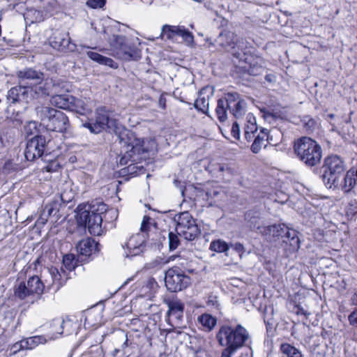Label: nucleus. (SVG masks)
I'll use <instances>...</instances> for the list:
<instances>
[{
    "instance_id": "f257e3e1",
    "label": "nucleus",
    "mask_w": 357,
    "mask_h": 357,
    "mask_svg": "<svg viewBox=\"0 0 357 357\" xmlns=\"http://www.w3.org/2000/svg\"><path fill=\"white\" fill-rule=\"evenodd\" d=\"M121 148L124 151L123 155L120 157L121 165H127L128 161L132 162L122 171L128 174H137L143 170L142 166H138V162L148 158L147 150L143 147V140L137 138L135 135L128 130L121 132L119 136Z\"/></svg>"
},
{
    "instance_id": "f03ea898",
    "label": "nucleus",
    "mask_w": 357,
    "mask_h": 357,
    "mask_svg": "<svg viewBox=\"0 0 357 357\" xmlns=\"http://www.w3.org/2000/svg\"><path fill=\"white\" fill-rule=\"evenodd\" d=\"M77 210L78 222L84 225L91 234L101 235L103 231L102 214L106 211V204L103 202H93L91 204L78 205Z\"/></svg>"
},
{
    "instance_id": "7ed1b4c3",
    "label": "nucleus",
    "mask_w": 357,
    "mask_h": 357,
    "mask_svg": "<svg viewBox=\"0 0 357 357\" xmlns=\"http://www.w3.org/2000/svg\"><path fill=\"white\" fill-rule=\"evenodd\" d=\"M294 151L296 157L308 167H316L322 158V149L315 140L302 137L294 142Z\"/></svg>"
},
{
    "instance_id": "20e7f679",
    "label": "nucleus",
    "mask_w": 357,
    "mask_h": 357,
    "mask_svg": "<svg viewBox=\"0 0 357 357\" xmlns=\"http://www.w3.org/2000/svg\"><path fill=\"white\" fill-rule=\"evenodd\" d=\"M249 337L248 331L241 324L235 327L224 324L220 327L216 335L220 345L234 351L245 346Z\"/></svg>"
},
{
    "instance_id": "39448f33",
    "label": "nucleus",
    "mask_w": 357,
    "mask_h": 357,
    "mask_svg": "<svg viewBox=\"0 0 357 357\" xmlns=\"http://www.w3.org/2000/svg\"><path fill=\"white\" fill-rule=\"evenodd\" d=\"M36 113L48 130L64 132L70 126L68 118L66 114L52 107L44 105L38 106L36 107Z\"/></svg>"
},
{
    "instance_id": "423d86ee",
    "label": "nucleus",
    "mask_w": 357,
    "mask_h": 357,
    "mask_svg": "<svg viewBox=\"0 0 357 357\" xmlns=\"http://www.w3.org/2000/svg\"><path fill=\"white\" fill-rule=\"evenodd\" d=\"M321 176L326 186L328 188H338L340 178L345 172V164L343 160L337 155H328L324 159Z\"/></svg>"
},
{
    "instance_id": "0eeeda50",
    "label": "nucleus",
    "mask_w": 357,
    "mask_h": 357,
    "mask_svg": "<svg viewBox=\"0 0 357 357\" xmlns=\"http://www.w3.org/2000/svg\"><path fill=\"white\" fill-rule=\"evenodd\" d=\"M261 234L270 240L277 241L281 238L284 243L289 245L292 250H297L300 248L298 232L284 224L263 227Z\"/></svg>"
},
{
    "instance_id": "6e6552de",
    "label": "nucleus",
    "mask_w": 357,
    "mask_h": 357,
    "mask_svg": "<svg viewBox=\"0 0 357 357\" xmlns=\"http://www.w3.org/2000/svg\"><path fill=\"white\" fill-rule=\"evenodd\" d=\"M16 77L18 84L28 86L30 88L46 86V84H48L47 92L43 96H50L55 88L52 79L45 78V75L43 72L37 70L33 68L26 67L17 71Z\"/></svg>"
},
{
    "instance_id": "1a4fd4ad",
    "label": "nucleus",
    "mask_w": 357,
    "mask_h": 357,
    "mask_svg": "<svg viewBox=\"0 0 357 357\" xmlns=\"http://www.w3.org/2000/svg\"><path fill=\"white\" fill-rule=\"evenodd\" d=\"M110 46L114 56L124 61H138L141 59L140 50L125 36L113 35Z\"/></svg>"
},
{
    "instance_id": "9d476101",
    "label": "nucleus",
    "mask_w": 357,
    "mask_h": 357,
    "mask_svg": "<svg viewBox=\"0 0 357 357\" xmlns=\"http://www.w3.org/2000/svg\"><path fill=\"white\" fill-rule=\"evenodd\" d=\"M47 86L48 84H46V86L30 88L28 86L18 84L8 90L6 95L7 102L9 105H12L23 102H27L32 98L43 97L47 92Z\"/></svg>"
},
{
    "instance_id": "9b49d317",
    "label": "nucleus",
    "mask_w": 357,
    "mask_h": 357,
    "mask_svg": "<svg viewBox=\"0 0 357 357\" xmlns=\"http://www.w3.org/2000/svg\"><path fill=\"white\" fill-rule=\"evenodd\" d=\"M174 220L176 221V230L178 235L188 241H193L197 238L201 230L198 227L196 220L188 211L177 215Z\"/></svg>"
},
{
    "instance_id": "f8f14e48",
    "label": "nucleus",
    "mask_w": 357,
    "mask_h": 357,
    "mask_svg": "<svg viewBox=\"0 0 357 357\" xmlns=\"http://www.w3.org/2000/svg\"><path fill=\"white\" fill-rule=\"evenodd\" d=\"M50 141L41 135H36L26 142L24 156L29 161H33L36 158H42L44 155L50 153L48 145Z\"/></svg>"
},
{
    "instance_id": "ddd939ff",
    "label": "nucleus",
    "mask_w": 357,
    "mask_h": 357,
    "mask_svg": "<svg viewBox=\"0 0 357 357\" xmlns=\"http://www.w3.org/2000/svg\"><path fill=\"white\" fill-rule=\"evenodd\" d=\"M165 283L167 290L171 292H177L190 285V278L178 267L174 266L165 272Z\"/></svg>"
},
{
    "instance_id": "4468645a",
    "label": "nucleus",
    "mask_w": 357,
    "mask_h": 357,
    "mask_svg": "<svg viewBox=\"0 0 357 357\" xmlns=\"http://www.w3.org/2000/svg\"><path fill=\"white\" fill-rule=\"evenodd\" d=\"M215 43L228 51L232 50V54L236 58L241 59L244 43L243 40H238L234 33L231 31L220 33L215 39Z\"/></svg>"
},
{
    "instance_id": "2eb2a0df",
    "label": "nucleus",
    "mask_w": 357,
    "mask_h": 357,
    "mask_svg": "<svg viewBox=\"0 0 357 357\" xmlns=\"http://www.w3.org/2000/svg\"><path fill=\"white\" fill-rule=\"evenodd\" d=\"M165 303L168 307L167 312L169 324L174 327H181L183 318L184 304L178 299H165Z\"/></svg>"
},
{
    "instance_id": "dca6fc26",
    "label": "nucleus",
    "mask_w": 357,
    "mask_h": 357,
    "mask_svg": "<svg viewBox=\"0 0 357 357\" xmlns=\"http://www.w3.org/2000/svg\"><path fill=\"white\" fill-rule=\"evenodd\" d=\"M229 113L236 119L241 118L246 112L247 103L238 93L233 91L225 93Z\"/></svg>"
},
{
    "instance_id": "f3484780",
    "label": "nucleus",
    "mask_w": 357,
    "mask_h": 357,
    "mask_svg": "<svg viewBox=\"0 0 357 357\" xmlns=\"http://www.w3.org/2000/svg\"><path fill=\"white\" fill-rule=\"evenodd\" d=\"M161 36H166L167 40H173L179 36L187 45H191L194 41V37L191 32L183 26L164 25L162 28Z\"/></svg>"
},
{
    "instance_id": "a211bd4d",
    "label": "nucleus",
    "mask_w": 357,
    "mask_h": 357,
    "mask_svg": "<svg viewBox=\"0 0 357 357\" xmlns=\"http://www.w3.org/2000/svg\"><path fill=\"white\" fill-rule=\"evenodd\" d=\"M53 48L63 52H74L77 45L71 42L68 33H56L50 42Z\"/></svg>"
},
{
    "instance_id": "6ab92c4d",
    "label": "nucleus",
    "mask_w": 357,
    "mask_h": 357,
    "mask_svg": "<svg viewBox=\"0 0 357 357\" xmlns=\"http://www.w3.org/2000/svg\"><path fill=\"white\" fill-rule=\"evenodd\" d=\"M213 95V89L209 86L204 87L199 92L197 98L195 100L194 107L198 111L210 116L209 109V99Z\"/></svg>"
},
{
    "instance_id": "aec40b11",
    "label": "nucleus",
    "mask_w": 357,
    "mask_h": 357,
    "mask_svg": "<svg viewBox=\"0 0 357 357\" xmlns=\"http://www.w3.org/2000/svg\"><path fill=\"white\" fill-rule=\"evenodd\" d=\"M272 141V137L269 132L266 128H261L260 132L255 136L254 142L251 146V150L254 153H258L262 147H266L267 143Z\"/></svg>"
},
{
    "instance_id": "412c9836",
    "label": "nucleus",
    "mask_w": 357,
    "mask_h": 357,
    "mask_svg": "<svg viewBox=\"0 0 357 357\" xmlns=\"http://www.w3.org/2000/svg\"><path fill=\"white\" fill-rule=\"evenodd\" d=\"M99 244L96 243L92 238H87L81 240L76 245L77 252L84 257H89L93 252H98V246Z\"/></svg>"
},
{
    "instance_id": "4be33fe9",
    "label": "nucleus",
    "mask_w": 357,
    "mask_h": 357,
    "mask_svg": "<svg viewBox=\"0 0 357 357\" xmlns=\"http://www.w3.org/2000/svg\"><path fill=\"white\" fill-rule=\"evenodd\" d=\"M70 198L66 199L63 194L55 196L53 199L44 207V211L47 213V215L55 216L59 213L62 203H68Z\"/></svg>"
},
{
    "instance_id": "5701e85b",
    "label": "nucleus",
    "mask_w": 357,
    "mask_h": 357,
    "mask_svg": "<svg viewBox=\"0 0 357 357\" xmlns=\"http://www.w3.org/2000/svg\"><path fill=\"white\" fill-rule=\"evenodd\" d=\"M143 244L144 240L141 235L137 234L131 236L123 247V248H126L129 250V255L135 256L142 252Z\"/></svg>"
},
{
    "instance_id": "b1692460",
    "label": "nucleus",
    "mask_w": 357,
    "mask_h": 357,
    "mask_svg": "<svg viewBox=\"0 0 357 357\" xmlns=\"http://www.w3.org/2000/svg\"><path fill=\"white\" fill-rule=\"evenodd\" d=\"M74 100V96L69 94L55 95L51 98L52 105L63 109L70 110L72 101Z\"/></svg>"
},
{
    "instance_id": "393cba45",
    "label": "nucleus",
    "mask_w": 357,
    "mask_h": 357,
    "mask_svg": "<svg viewBox=\"0 0 357 357\" xmlns=\"http://www.w3.org/2000/svg\"><path fill=\"white\" fill-rule=\"evenodd\" d=\"M86 54L91 60L98 63L99 64L105 65L114 69L118 68V64L111 58L106 57L97 52L91 51L87 52Z\"/></svg>"
},
{
    "instance_id": "a878e982",
    "label": "nucleus",
    "mask_w": 357,
    "mask_h": 357,
    "mask_svg": "<svg viewBox=\"0 0 357 357\" xmlns=\"http://www.w3.org/2000/svg\"><path fill=\"white\" fill-rule=\"evenodd\" d=\"M26 284L31 294L41 295L43 293L45 285L39 277H30Z\"/></svg>"
},
{
    "instance_id": "bb28decb",
    "label": "nucleus",
    "mask_w": 357,
    "mask_h": 357,
    "mask_svg": "<svg viewBox=\"0 0 357 357\" xmlns=\"http://www.w3.org/2000/svg\"><path fill=\"white\" fill-rule=\"evenodd\" d=\"M227 110H229V107L225 96L218 100L215 109L216 116L220 122H225L227 119Z\"/></svg>"
},
{
    "instance_id": "cd10ccee",
    "label": "nucleus",
    "mask_w": 357,
    "mask_h": 357,
    "mask_svg": "<svg viewBox=\"0 0 357 357\" xmlns=\"http://www.w3.org/2000/svg\"><path fill=\"white\" fill-rule=\"evenodd\" d=\"M70 111L84 115L86 113L91 112V109L89 107L87 102H86L84 100L74 97V100L72 101L70 105Z\"/></svg>"
},
{
    "instance_id": "c85d7f7f",
    "label": "nucleus",
    "mask_w": 357,
    "mask_h": 357,
    "mask_svg": "<svg viewBox=\"0 0 357 357\" xmlns=\"http://www.w3.org/2000/svg\"><path fill=\"white\" fill-rule=\"evenodd\" d=\"M245 219L252 230L258 229L261 233L263 227L259 225L260 216L258 212L252 211H248L245 215Z\"/></svg>"
},
{
    "instance_id": "c756f323",
    "label": "nucleus",
    "mask_w": 357,
    "mask_h": 357,
    "mask_svg": "<svg viewBox=\"0 0 357 357\" xmlns=\"http://www.w3.org/2000/svg\"><path fill=\"white\" fill-rule=\"evenodd\" d=\"M48 271L52 277V284L56 286V289H59L63 284V278L66 276V271L62 268L59 271L56 267H51Z\"/></svg>"
},
{
    "instance_id": "7c9ffc66",
    "label": "nucleus",
    "mask_w": 357,
    "mask_h": 357,
    "mask_svg": "<svg viewBox=\"0 0 357 357\" xmlns=\"http://www.w3.org/2000/svg\"><path fill=\"white\" fill-rule=\"evenodd\" d=\"M356 184V179L354 178V172L349 171L344 175L343 182L340 183L339 187L345 192H349Z\"/></svg>"
},
{
    "instance_id": "2f4dec72",
    "label": "nucleus",
    "mask_w": 357,
    "mask_h": 357,
    "mask_svg": "<svg viewBox=\"0 0 357 357\" xmlns=\"http://www.w3.org/2000/svg\"><path fill=\"white\" fill-rule=\"evenodd\" d=\"M84 128H87L91 133L98 134L107 128L102 124L98 118L95 116L94 119H90L88 121L82 123Z\"/></svg>"
},
{
    "instance_id": "473e14b6",
    "label": "nucleus",
    "mask_w": 357,
    "mask_h": 357,
    "mask_svg": "<svg viewBox=\"0 0 357 357\" xmlns=\"http://www.w3.org/2000/svg\"><path fill=\"white\" fill-rule=\"evenodd\" d=\"M32 295L28 289V285L25 282H20L15 284L14 287V296L20 299L24 300L29 296Z\"/></svg>"
},
{
    "instance_id": "72a5a7b5",
    "label": "nucleus",
    "mask_w": 357,
    "mask_h": 357,
    "mask_svg": "<svg viewBox=\"0 0 357 357\" xmlns=\"http://www.w3.org/2000/svg\"><path fill=\"white\" fill-rule=\"evenodd\" d=\"M46 342L45 337L43 335L33 336L23 340L25 349H33L40 344H45Z\"/></svg>"
},
{
    "instance_id": "f704fd0d",
    "label": "nucleus",
    "mask_w": 357,
    "mask_h": 357,
    "mask_svg": "<svg viewBox=\"0 0 357 357\" xmlns=\"http://www.w3.org/2000/svg\"><path fill=\"white\" fill-rule=\"evenodd\" d=\"M280 351L287 357H303L299 349L288 343L282 344Z\"/></svg>"
},
{
    "instance_id": "c9c22d12",
    "label": "nucleus",
    "mask_w": 357,
    "mask_h": 357,
    "mask_svg": "<svg viewBox=\"0 0 357 357\" xmlns=\"http://www.w3.org/2000/svg\"><path fill=\"white\" fill-rule=\"evenodd\" d=\"M95 115L102 124L107 128L110 127L109 123H112V120L110 119L109 114L105 107L98 108Z\"/></svg>"
},
{
    "instance_id": "e433bc0d",
    "label": "nucleus",
    "mask_w": 357,
    "mask_h": 357,
    "mask_svg": "<svg viewBox=\"0 0 357 357\" xmlns=\"http://www.w3.org/2000/svg\"><path fill=\"white\" fill-rule=\"evenodd\" d=\"M209 248L216 252H226L229 249V245L225 241L218 239L213 241Z\"/></svg>"
},
{
    "instance_id": "4c0bfd02",
    "label": "nucleus",
    "mask_w": 357,
    "mask_h": 357,
    "mask_svg": "<svg viewBox=\"0 0 357 357\" xmlns=\"http://www.w3.org/2000/svg\"><path fill=\"white\" fill-rule=\"evenodd\" d=\"M202 325L211 331L216 324V319L208 314H202L199 319Z\"/></svg>"
},
{
    "instance_id": "58836bf2",
    "label": "nucleus",
    "mask_w": 357,
    "mask_h": 357,
    "mask_svg": "<svg viewBox=\"0 0 357 357\" xmlns=\"http://www.w3.org/2000/svg\"><path fill=\"white\" fill-rule=\"evenodd\" d=\"M18 169L17 164L15 163L12 160H7L3 163L2 167L0 168V172L7 175L17 171Z\"/></svg>"
},
{
    "instance_id": "ea45409f",
    "label": "nucleus",
    "mask_w": 357,
    "mask_h": 357,
    "mask_svg": "<svg viewBox=\"0 0 357 357\" xmlns=\"http://www.w3.org/2000/svg\"><path fill=\"white\" fill-rule=\"evenodd\" d=\"M63 264L68 271L73 270L77 266L75 256L73 254L65 255L63 257Z\"/></svg>"
},
{
    "instance_id": "a19ab883",
    "label": "nucleus",
    "mask_w": 357,
    "mask_h": 357,
    "mask_svg": "<svg viewBox=\"0 0 357 357\" xmlns=\"http://www.w3.org/2000/svg\"><path fill=\"white\" fill-rule=\"evenodd\" d=\"M246 119L248 124L245 126V132L256 133L257 132L258 127L256 124V119L255 116L251 114H248Z\"/></svg>"
},
{
    "instance_id": "79ce46f5",
    "label": "nucleus",
    "mask_w": 357,
    "mask_h": 357,
    "mask_svg": "<svg viewBox=\"0 0 357 357\" xmlns=\"http://www.w3.org/2000/svg\"><path fill=\"white\" fill-rule=\"evenodd\" d=\"M168 237H169V250H176L180 244V240H179L177 234H174L172 231H170L169 233Z\"/></svg>"
},
{
    "instance_id": "37998d69",
    "label": "nucleus",
    "mask_w": 357,
    "mask_h": 357,
    "mask_svg": "<svg viewBox=\"0 0 357 357\" xmlns=\"http://www.w3.org/2000/svg\"><path fill=\"white\" fill-rule=\"evenodd\" d=\"M103 219H105V222H112L113 220H116L118 217V211L115 208H111L107 210V207L106 206V211H105Z\"/></svg>"
},
{
    "instance_id": "c03bdc74",
    "label": "nucleus",
    "mask_w": 357,
    "mask_h": 357,
    "mask_svg": "<svg viewBox=\"0 0 357 357\" xmlns=\"http://www.w3.org/2000/svg\"><path fill=\"white\" fill-rule=\"evenodd\" d=\"M214 170H217L218 172L222 173V176H225V174L231 175L233 174V169L225 164H218Z\"/></svg>"
},
{
    "instance_id": "a18cd8bd",
    "label": "nucleus",
    "mask_w": 357,
    "mask_h": 357,
    "mask_svg": "<svg viewBox=\"0 0 357 357\" xmlns=\"http://www.w3.org/2000/svg\"><path fill=\"white\" fill-rule=\"evenodd\" d=\"M24 131L27 135H33L37 132V123L30 121L24 126Z\"/></svg>"
},
{
    "instance_id": "49530a36",
    "label": "nucleus",
    "mask_w": 357,
    "mask_h": 357,
    "mask_svg": "<svg viewBox=\"0 0 357 357\" xmlns=\"http://www.w3.org/2000/svg\"><path fill=\"white\" fill-rule=\"evenodd\" d=\"M151 220H152V219L149 216H148V215L144 216L142 224H141V228H140L141 231L146 232L149 231L150 227L152 225Z\"/></svg>"
},
{
    "instance_id": "de8ad7c7",
    "label": "nucleus",
    "mask_w": 357,
    "mask_h": 357,
    "mask_svg": "<svg viewBox=\"0 0 357 357\" xmlns=\"http://www.w3.org/2000/svg\"><path fill=\"white\" fill-rule=\"evenodd\" d=\"M105 0H88L86 4L92 8H101L105 5Z\"/></svg>"
},
{
    "instance_id": "09e8293b",
    "label": "nucleus",
    "mask_w": 357,
    "mask_h": 357,
    "mask_svg": "<svg viewBox=\"0 0 357 357\" xmlns=\"http://www.w3.org/2000/svg\"><path fill=\"white\" fill-rule=\"evenodd\" d=\"M173 257H169L167 259H165L162 257H157L151 262L152 268L160 267L161 266L167 264L170 260H173Z\"/></svg>"
},
{
    "instance_id": "8fccbe9b",
    "label": "nucleus",
    "mask_w": 357,
    "mask_h": 357,
    "mask_svg": "<svg viewBox=\"0 0 357 357\" xmlns=\"http://www.w3.org/2000/svg\"><path fill=\"white\" fill-rule=\"evenodd\" d=\"M24 343H23V340L21 341L17 342L15 343L10 349V354L14 355L17 354L18 351L22 349H25Z\"/></svg>"
},
{
    "instance_id": "3c124183",
    "label": "nucleus",
    "mask_w": 357,
    "mask_h": 357,
    "mask_svg": "<svg viewBox=\"0 0 357 357\" xmlns=\"http://www.w3.org/2000/svg\"><path fill=\"white\" fill-rule=\"evenodd\" d=\"M61 167V165L56 160H51L45 167L47 172H54L58 171Z\"/></svg>"
},
{
    "instance_id": "603ef678",
    "label": "nucleus",
    "mask_w": 357,
    "mask_h": 357,
    "mask_svg": "<svg viewBox=\"0 0 357 357\" xmlns=\"http://www.w3.org/2000/svg\"><path fill=\"white\" fill-rule=\"evenodd\" d=\"M248 71L250 75L257 76L263 72V68L259 65L253 64L250 66Z\"/></svg>"
},
{
    "instance_id": "864d4df0",
    "label": "nucleus",
    "mask_w": 357,
    "mask_h": 357,
    "mask_svg": "<svg viewBox=\"0 0 357 357\" xmlns=\"http://www.w3.org/2000/svg\"><path fill=\"white\" fill-rule=\"evenodd\" d=\"M349 324L357 328V309L354 310L348 317Z\"/></svg>"
},
{
    "instance_id": "5fc2aeb1",
    "label": "nucleus",
    "mask_w": 357,
    "mask_h": 357,
    "mask_svg": "<svg viewBox=\"0 0 357 357\" xmlns=\"http://www.w3.org/2000/svg\"><path fill=\"white\" fill-rule=\"evenodd\" d=\"M229 245V248H233L241 257L242 254L245 252V248L243 245L241 243H231Z\"/></svg>"
},
{
    "instance_id": "6e6d98bb",
    "label": "nucleus",
    "mask_w": 357,
    "mask_h": 357,
    "mask_svg": "<svg viewBox=\"0 0 357 357\" xmlns=\"http://www.w3.org/2000/svg\"><path fill=\"white\" fill-rule=\"evenodd\" d=\"M232 136L236 139H239L240 136V128L237 122H234L231 127V130Z\"/></svg>"
},
{
    "instance_id": "4d7b16f0",
    "label": "nucleus",
    "mask_w": 357,
    "mask_h": 357,
    "mask_svg": "<svg viewBox=\"0 0 357 357\" xmlns=\"http://www.w3.org/2000/svg\"><path fill=\"white\" fill-rule=\"evenodd\" d=\"M49 217L50 216L47 215V213L44 211V209H43V211L40 215V217L37 220L38 224L45 225L47 222Z\"/></svg>"
},
{
    "instance_id": "13d9d810",
    "label": "nucleus",
    "mask_w": 357,
    "mask_h": 357,
    "mask_svg": "<svg viewBox=\"0 0 357 357\" xmlns=\"http://www.w3.org/2000/svg\"><path fill=\"white\" fill-rule=\"evenodd\" d=\"M236 351L228 349L227 348H225L221 354L220 357H231L233 354H234Z\"/></svg>"
},
{
    "instance_id": "bf43d9fd",
    "label": "nucleus",
    "mask_w": 357,
    "mask_h": 357,
    "mask_svg": "<svg viewBox=\"0 0 357 357\" xmlns=\"http://www.w3.org/2000/svg\"><path fill=\"white\" fill-rule=\"evenodd\" d=\"M158 105L159 107L162 109H165L166 107V98L164 97L163 95H161L160 96V98L158 100Z\"/></svg>"
},
{
    "instance_id": "052dcab7",
    "label": "nucleus",
    "mask_w": 357,
    "mask_h": 357,
    "mask_svg": "<svg viewBox=\"0 0 357 357\" xmlns=\"http://www.w3.org/2000/svg\"><path fill=\"white\" fill-rule=\"evenodd\" d=\"M174 183L178 188H180L181 191V195L183 197H184L185 188L183 185H181V181H178L177 179H175Z\"/></svg>"
},
{
    "instance_id": "680f3d73",
    "label": "nucleus",
    "mask_w": 357,
    "mask_h": 357,
    "mask_svg": "<svg viewBox=\"0 0 357 357\" xmlns=\"http://www.w3.org/2000/svg\"><path fill=\"white\" fill-rule=\"evenodd\" d=\"M244 135L248 142H250L253 138H255V133L245 132Z\"/></svg>"
},
{
    "instance_id": "e2e57ef3",
    "label": "nucleus",
    "mask_w": 357,
    "mask_h": 357,
    "mask_svg": "<svg viewBox=\"0 0 357 357\" xmlns=\"http://www.w3.org/2000/svg\"><path fill=\"white\" fill-rule=\"evenodd\" d=\"M297 308H298V310L296 311L297 314H303L305 317H307L308 315L310 314V313H307L306 311H305L303 308H302L299 306H298Z\"/></svg>"
},
{
    "instance_id": "0e129e2a",
    "label": "nucleus",
    "mask_w": 357,
    "mask_h": 357,
    "mask_svg": "<svg viewBox=\"0 0 357 357\" xmlns=\"http://www.w3.org/2000/svg\"><path fill=\"white\" fill-rule=\"evenodd\" d=\"M264 323L267 326H272L273 325V321H272V319L270 318V319H268L266 316L264 317Z\"/></svg>"
},
{
    "instance_id": "69168bd1",
    "label": "nucleus",
    "mask_w": 357,
    "mask_h": 357,
    "mask_svg": "<svg viewBox=\"0 0 357 357\" xmlns=\"http://www.w3.org/2000/svg\"><path fill=\"white\" fill-rule=\"evenodd\" d=\"M314 124H315V122H314V121L313 119H310L308 121V122L306 123V125L307 126H309L310 128L313 127L314 126Z\"/></svg>"
},
{
    "instance_id": "338daca9",
    "label": "nucleus",
    "mask_w": 357,
    "mask_h": 357,
    "mask_svg": "<svg viewBox=\"0 0 357 357\" xmlns=\"http://www.w3.org/2000/svg\"><path fill=\"white\" fill-rule=\"evenodd\" d=\"M4 146V141L3 139L1 133L0 132V149L3 148Z\"/></svg>"
},
{
    "instance_id": "774afa93",
    "label": "nucleus",
    "mask_w": 357,
    "mask_h": 357,
    "mask_svg": "<svg viewBox=\"0 0 357 357\" xmlns=\"http://www.w3.org/2000/svg\"><path fill=\"white\" fill-rule=\"evenodd\" d=\"M352 300H353L354 303L357 305V291L355 292Z\"/></svg>"
}]
</instances>
